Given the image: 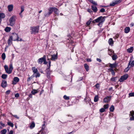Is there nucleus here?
Here are the masks:
<instances>
[{
  "label": "nucleus",
  "instance_id": "54",
  "mask_svg": "<svg viewBox=\"0 0 134 134\" xmlns=\"http://www.w3.org/2000/svg\"><path fill=\"white\" fill-rule=\"evenodd\" d=\"M47 62L46 61V57L44 59V61H43V64H47Z\"/></svg>",
  "mask_w": 134,
  "mask_h": 134
},
{
  "label": "nucleus",
  "instance_id": "7",
  "mask_svg": "<svg viewBox=\"0 0 134 134\" xmlns=\"http://www.w3.org/2000/svg\"><path fill=\"white\" fill-rule=\"evenodd\" d=\"M122 1V0H116L111 3L110 5L111 6H113L116 4H118L120 3Z\"/></svg>",
  "mask_w": 134,
  "mask_h": 134
},
{
  "label": "nucleus",
  "instance_id": "5",
  "mask_svg": "<svg viewBox=\"0 0 134 134\" xmlns=\"http://www.w3.org/2000/svg\"><path fill=\"white\" fill-rule=\"evenodd\" d=\"M39 26H35L33 27H31V29L32 30L31 33L32 34L33 33H38V31L39 30Z\"/></svg>",
  "mask_w": 134,
  "mask_h": 134
},
{
  "label": "nucleus",
  "instance_id": "13",
  "mask_svg": "<svg viewBox=\"0 0 134 134\" xmlns=\"http://www.w3.org/2000/svg\"><path fill=\"white\" fill-rule=\"evenodd\" d=\"M44 123L42 125V129L40 131V132L41 133V134H43V130H44L45 128V122H44Z\"/></svg>",
  "mask_w": 134,
  "mask_h": 134
},
{
  "label": "nucleus",
  "instance_id": "20",
  "mask_svg": "<svg viewBox=\"0 0 134 134\" xmlns=\"http://www.w3.org/2000/svg\"><path fill=\"white\" fill-rule=\"evenodd\" d=\"M4 68L6 72L9 74H10V73H9L10 72V71L9 69H8V66L5 65L4 66Z\"/></svg>",
  "mask_w": 134,
  "mask_h": 134
},
{
  "label": "nucleus",
  "instance_id": "45",
  "mask_svg": "<svg viewBox=\"0 0 134 134\" xmlns=\"http://www.w3.org/2000/svg\"><path fill=\"white\" fill-rule=\"evenodd\" d=\"M109 107L108 104H105L104 105V108L105 109H107Z\"/></svg>",
  "mask_w": 134,
  "mask_h": 134
},
{
  "label": "nucleus",
  "instance_id": "6",
  "mask_svg": "<svg viewBox=\"0 0 134 134\" xmlns=\"http://www.w3.org/2000/svg\"><path fill=\"white\" fill-rule=\"evenodd\" d=\"M10 37L12 38V39L14 41L17 40L18 41H20L21 40V39H20V40L19 39V37L18 35L16 33H13L12 35Z\"/></svg>",
  "mask_w": 134,
  "mask_h": 134
},
{
  "label": "nucleus",
  "instance_id": "56",
  "mask_svg": "<svg viewBox=\"0 0 134 134\" xmlns=\"http://www.w3.org/2000/svg\"><path fill=\"white\" fill-rule=\"evenodd\" d=\"M131 66H134V60L131 63Z\"/></svg>",
  "mask_w": 134,
  "mask_h": 134
},
{
  "label": "nucleus",
  "instance_id": "61",
  "mask_svg": "<svg viewBox=\"0 0 134 134\" xmlns=\"http://www.w3.org/2000/svg\"><path fill=\"white\" fill-rule=\"evenodd\" d=\"M22 13H21L20 12L19 13V15H20V17L21 18H22L23 16V15L22 14Z\"/></svg>",
  "mask_w": 134,
  "mask_h": 134
},
{
  "label": "nucleus",
  "instance_id": "15",
  "mask_svg": "<svg viewBox=\"0 0 134 134\" xmlns=\"http://www.w3.org/2000/svg\"><path fill=\"white\" fill-rule=\"evenodd\" d=\"M117 66V65L116 63H114L113 64H111L110 63L109 64V67L112 68H115Z\"/></svg>",
  "mask_w": 134,
  "mask_h": 134
},
{
  "label": "nucleus",
  "instance_id": "50",
  "mask_svg": "<svg viewBox=\"0 0 134 134\" xmlns=\"http://www.w3.org/2000/svg\"><path fill=\"white\" fill-rule=\"evenodd\" d=\"M105 11V9L103 8H102L100 10V12H104Z\"/></svg>",
  "mask_w": 134,
  "mask_h": 134
},
{
  "label": "nucleus",
  "instance_id": "33",
  "mask_svg": "<svg viewBox=\"0 0 134 134\" xmlns=\"http://www.w3.org/2000/svg\"><path fill=\"white\" fill-rule=\"evenodd\" d=\"M114 109V106L113 105H112L109 108L111 112H113Z\"/></svg>",
  "mask_w": 134,
  "mask_h": 134
},
{
  "label": "nucleus",
  "instance_id": "62",
  "mask_svg": "<svg viewBox=\"0 0 134 134\" xmlns=\"http://www.w3.org/2000/svg\"><path fill=\"white\" fill-rule=\"evenodd\" d=\"M108 70L109 71H110L111 72V71H113V68H109L108 69Z\"/></svg>",
  "mask_w": 134,
  "mask_h": 134
},
{
  "label": "nucleus",
  "instance_id": "32",
  "mask_svg": "<svg viewBox=\"0 0 134 134\" xmlns=\"http://www.w3.org/2000/svg\"><path fill=\"white\" fill-rule=\"evenodd\" d=\"M92 19L90 18L86 23V24L88 26L89 25L92 21Z\"/></svg>",
  "mask_w": 134,
  "mask_h": 134
},
{
  "label": "nucleus",
  "instance_id": "40",
  "mask_svg": "<svg viewBox=\"0 0 134 134\" xmlns=\"http://www.w3.org/2000/svg\"><path fill=\"white\" fill-rule=\"evenodd\" d=\"M117 77H113L111 78V80L113 81H115L117 80Z\"/></svg>",
  "mask_w": 134,
  "mask_h": 134
},
{
  "label": "nucleus",
  "instance_id": "31",
  "mask_svg": "<svg viewBox=\"0 0 134 134\" xmlns=\"http://www.w3.org/2000/svg\"><path fill=\"white\" fill-rule=\"evenodd\" d=\"M84 67L87 71L89 70V66L87 64H85L84 65Z\"/></svg>",
  "mask_w": 134,
  "mask_h": 134
},
{
  "label": "nucleus",
  "instance_id": "57",
  "mask_svg": "<svg viewBox=\"0 0 134 134\" xmlns=\"http://www.w3.org/2000/svg\"><path fill=\"white\" fill-rule=\"evenodd\" d=\"M10 91L9 90H8L6 92V94H9L10 92Z\"/></svg>",
  "mask_w": 134,
  "mask_h": 134
},
{
  "label": "nucleus",
  "instance_id": "1",
  "mask_svg": "<svg viewBox=\"0 0 134 134\" xmlns=\"http://www.w3.org/2000/svg\"><path fill=\"white\" fill-rule=\"evenodd\" d=\"M48 12H44V15L45 17H48L49 16L53 11L55 14L58 15H59V10L56 8L50 7L48 9Z\"/></svg>",
  "mask_w": 134,
  "mask_h": 134
},
{
  "label": "nucleus",
  "instance_id": "21",
  "mask_svg": "<svg viewBox=\"0 0 134 134\" xmlns=\"http://www.w3.org/2000/svg\"><path fill=\"white\" fill-rule=\"evenodd\" d=\"M130 30V28L129 27H126L124 29V32L126 33H127L129 32Z\"/></svg>",
  "mask_w": 134,
  "mask_h": 134
},
{
  "label": "nucleus",
  "instance_id": "30",
  "mask_svg": "<svg viewBox=\"0 0 134 134\" xmlns=\"http://www.w3.org/2000/svg\"><path fill=\"white\" fill-rule=\"evenodd\" d=\"M37 90H33L31 92L32 94L33 95H35V94L37 93Z\"/></svg>",
  "mask_w": 134,
  "mask_h": 134
},
{
  "label": "nucleus",
  "instance_id": "4",
  "mask_svg": "<svg viewBox=\"0 0 134 134\" xmlns=\"http://www.w3.org/2000/svg\"><path fill=\"white\" fill-rule=\"evenodd\" d=\"M15 16H13L9 19L10 25L11 26H14L15 23Z\"/></svg>",
  "mask_w": 134,
  "mask_h": 134
},
{
  "label": "nucleus",
  "instance_id": "36",
  "mask_svg": "<svg viewBox=\"0 0 134 134\" xmlns=\"http://www.w3.org/2000/svg\"><path fill=\"white\" fill-rule=\"evenodd\" d=\"M130 62H130L129 63L127 67L125 69V71H127L129 70L130 68L129 66L130 64Z\"/></svg>",
  "mask_w": 134,
  "mask_h": 134
},
{
  "label": "nucleus",
  "instance_id": "16",
  "mask_svg": "<svg viewBox=\"0 0 134 134\" xmlns=\"http://www.w3.org/2000/svg\"><path fill=\"white\" fill-rule=\"evenodd\" d=\"M7 85V83L6 81H2V83L1 86L3 88L5 87Z\"/></svg>",
  "mask_w": 134,
  "mask_h": 134
},
{
  "label": "nucleus",
  "instance_id": "43",
  "mask_svg": "<svg viewBox=\"0 0 134 134\" xmlns=\"http://www.w3.org/2000/svg\"><path fill=\"white\" fill-rule=\"evenodd\" d=\"M134 97V92L130 93L129 94V97Z\"/></svg>",
  "mask_w": 134,
  "mask_h": 134
},
{
  "label": "nucleus",
  "instance_id": "12",
  "mask_svg": "<svg viewBox=\"0 0 134 134\" xmlns=\"http://www.w3.org/2000/svg\"><path fill=\"white\" fill-rule=\"evenodd\" d=\"M19 80V78L17 77H15L14 78L12 84L13 85L16 84Z\"/></svg>",
  "mask_w": 134,
  "mask_h": 134
},
{
  "label": "nucleus",
  "instance_id": "55",
  "mask_svg": "<svg viewBox=\"0 0 134 134\" xmlns=\"http://www.w3.org/2000/svg\"><path fill=\"white\" fill-rule=\"evenodd\" d=\"M111 72L112 75H115V72L114 71V70L111 71Z\"/></svg>",
  "mask_w": 134,
  "mask_h": 134
},
{
  "label": "nucleus",
  "instance_id": "2",
  "mask_svg": "<svg viewBox=\"0 0 134 134\" xmlns=\"http://www.w3.org/2000/svg\"><path fill=\"white\" fill-rule=\"evenodd\" d=\"M105 21V18L104 17L100 16L97 19L94 20L92 21L93 23H103Z\"/></svg>",
  "mask_w": 134,
  "mask_h": 134
},
{
  "label": "nucleus",
  "instance_id": "38",
  "mask_svg": "<svg viewBox=\"0 0 134 134\" xmlns=\"http://www.w3.org/2000/svg\"><path fill=\"white\" fill-rule=\"evenodd\" d=\"M21 11L20 13H22L24 11L25 9V7L24 6L22 5L21 7Z\"/></svg>",
  "mask_w": 134,
  "mask_h": 134
},
{
  "label": "nucleus",
  "instance_id": "35",
  "mask_svg": "<svg viewBox=\"0 0 134 134\" xmlns=\"http://www.w3.org/2000/svg\"><path fill=\"white\" fill-rule=\"evenodd\" d=\"M1 57H2V59L3 60H4L5 59V58L6 56H5V54L4 53H3L2 54V55H1Z\"/></svg>",
  "mask_w": 134,
  "mask_h": 134
},
{
  "label": "nucleus",
  "instance_id": "52",
  "mask_svg": "<svg viewBox=\"0 0 134 134\" xmlns=\"http://www.w3.org/2000/svg\"><path fill=\"white\" fill-rule=\"evenodd\" d=\"M15 97L18 98L19 96V93H16L15 95Z\"/></svg>",
  "mask_w": 134,
  "mask_h": 134
},
{
  "label": "nucleus",
  "instance_id": "49",
  "mask_svg": "<svg viewBox=\"0 0 134 134\" xmlns=\"http://www.w3.org/2000/svg\"><path fill=\"white\" fill-rule=\"evenodd\" d=\"M37 74L35 75V77L36 78L39 77L40 76V74L39 73H37Z\"/></svg>",
  "mask_w": 134,
  "mask_h": 134
},
{
  "label": "nucleus",
  "instance_id": "10",
  "mask_svg": "<svg viewBox=\"0 0 134 134\" xmlns=\"http://www.w3.org/2000/svg\"><path fill=\"white\" fill-rule=\"evenodd\" d=\"M111 96H107L106 97L103 99V102L108 103L109 102L111 99Z\"/></svg>",
  "mask_w": 134,
  "mask_h": 134
},
{
  "label": "nucleus",
  "instance_id": "27",
  "mask_svg": "<svg viewBox=\"0 0 134 134\" xmlns=\"http://www.w3.org/2000/svg\"><path fill=\"white\" fill-rule=\"evenodd\" d=\"M108 42L110 45H112L113 43V39L111 38H110L109 39Z\"/></svg>",
  "mask_w": 134,
  "mask_h": 134
},
{
  "label": "nucleus",
  "instance_id": "18",
  "mask_svg": "<svg viewBox=\"0 0 134 134\" xmlns=\"http://www.w3.org/2000/svg\"><path fill=\"white\" fill-rule=\"evenodd\" d=\"M57 54H54L52 55V57L51 58V60H54L57 58Z\"/></svg>",
  "mask_w": 134,
  "mask_h": 134
},
{
  "label": "nucleus",
  "instance_id": "14",
  "mask_svg": "<svg viewBox=\"0 0 134 134\" xmlns=\"http://www.w3.org/2000/svg\"><path fill=\"white\" fill-rule=\"evenodd\" d=\"M13 5L10 4L8 6V8L9 12L12 11L13 9Z\"/></svg>",
  "mask_w": 134,
  "mask_h": 134
},
{
  "label": "nucleus",
  "instance_id": "39",
  "mask_svg": "<svg viewBox=\"0 0 134 134\" xmlns=\"http://www.w3.org/2000/svg\"><path fill=\"white\" fill-rule=\"evenodd\" d=\"M7 130L5 129H4L1 131V134H5Z\"/></svg>",
  "mask_w": 134,
  "mask_h": 134
},
{
  "label": "nucleus",
  "instance_id": "48",
  "mask_svg": "<svg viewBox=\"0 0 134 134\" xmlns=\"http://www.w3.org/2000/svg\"><path fill=\"white\" fill-rule=\"evenodd\" d=\"M95 86L96 88L98 89L99 87V83H97L96 85Z\"/></svg>",
  "mask_w": 134,
  "mask_h": 134
},
{
  "label": "nucleus",
  "instance_id": "51",
  "mask_svg": "<svg viewBox=\"0 0 134 134\" xmlns=\"http://www.w3.org/2000/svg\"><path fill=\"white\" fill-rule=\"evenodd\" d=\"M119 37V35L118 34H117L114 36V38L115 39L118 38Z\"/></svg>",
  "mask_w": 134,
  "mask_h": 134
},
{
  "label": "nucleus",
  "instance_id": "42",
  "mask_svg": "<svg viewBox=\"0 0 134 134\" xmlns=\"http://www.w3.org/2000/svg\"><path fill=\"white\" fill-rule=\"evenodd\" d=\"M65 100H68L69 99V97L67 96L66 95H65L63 96Z\"/></svg>",
  "mask_w": 134,
  "mask_h": 134
},
{
  "label": "nucleus",
  "instance_id": "3",
  "mask_svg": "<svg viewBox=\"0 0 134 134\" xmlns=\"http://www.w3.org/2000/svg\"><path fill=\"white\" fill-rule=\"evenodd\" d=\"M48 60H49L48 62L49 65L48 66V67L46 69V72L47 74V77L48 79H49L50 78V75L51 73V71L49 70V69L51 66V62L49 59H48Z\"/></svg>",
  "mask_w": 134,
  "mask_h": 134
},
{
  "label": "nucleus",
  "instance_id": "23",
  "mask_svg": "<svg viewBox=\"0 0 134 134\" xmlns=\"http://www.w3.org/2000/svg\"><path fill=\"white\" fill-rule=\"evenodd\" d=\"M92 8L94 12H96L97 11V7L94 5L92 6Z\"/></svg>",
  "mask_w": 134,
  "mask_h": 134
},
{
  "label": "nucleus",
  "instance_id": "26",
  "mask_svg": "<svg viewBox=\"0 0 134 134\" xmlns=\"http://www.w3.org/2000/svg\"><path fill=\"white\" fill-rule=\"evenodd\" d=\"M99 98L98 95H96L94 98V102H96L98 101Z\"/></svg>",
  "mask_w": 134,
  "mask_h": 134
},
{
  "label": "nucleus",
  "instance_id": "29",
  "mask_svg": "<svg viewBox=\"0 0 134 134\" xmlns=\"http://www.w3.org/2000/svg\"><path fill=\"white\" fill-rule=\"evenodd\" d=\"M11 28L8 27H6L4 29L5 31L7 32H9L11 30Z\"/></svg>",
  "mask_w": 134,
  "mask_h": 134
},
{
  "label": "nucleus",
  "instance_id": "41",
  "mask_svg": "<svg viewBox=\"0 0 134 134\" xmlns=\"http://www.w3.org/2000/svg\"><path fill=\"white\" fill-rule=\"evenodd\" d=\"M90 2L92 3L94 5H97V3L94 1H93V0H89Z\"/></svg>",
  "mask_w": 134,
  "mask_h": 134
},
{
  "label": "nucleus",
  "instance_id": "22",
  "mask_svg": "<svg viewBox=\"0 0 134 134\" xmlns=\"http://www.w3.org/2000/svg\"><path fill=\"white\" fill-rule=\"evenodd\" d=\"M33 72L34 73H36L38 71L37 69L35 67H33L32 68Z\"/></svg>",
  "mask_w": 134,
  "mask_h": 134
},
{
  "label": "nucleus",
  "instance_id": "64",
  "mask_svg": "<svg viewBox=\"0 0 134 134\" xmlns=\"http://www.w3.org/2000/svg\"><path fill=\"white\" fill-rule=\"evenodd\" d=\"M87 61L88 62H91V60L90 59H87Z\"/></svg>",
  "mask_w": 134,
  "mask_h": 134
},
{
  "label": "nucleus",
  "instance_id": "44",
  "mask_svg": "<svg viewBox=\"0 0 134 134\" xmlns=\"http://www.w3.org/2000/svg\"><path fill=\"white\" fill-rule=\"evenodd\" d=\"M8 124L10 126H11L12 127H13V124L10 122H8Z\"/></svg>",
  "mask_w": 134,
  "mask_h": 134
},
{
  "label": "nucleus",
  "instance_id": "60",
  "mask_svg": "<svg viewBox=\"0 0 134 134\" xmlns=\"http://www.w3.org/2000/svg\"><path fill=\"white\" fill-rule=\"evenodd\" d=\"M97 61H98L100 62H101V60L100 59H99L98 58H97Z\"/></svg>",
  "mask_w": 134,
  "mask_h": 134
},
{
  "label": "nucleus",
  "instance_id": "59",
  "mask_svg": "<svg viewBox=\"0 0 134 134\" xmlns=\"http://www.w3.org/2000/svg\"><path fill=\"white\" fill-rule=\"evenodd\" d=\"M87 11L88 12H90V13H92V12L90 9H88L87 10Z\"/></svg>",
  "mask_w": 134,
  "mask_h": 134
},
{
  "label": "nucleus",
  "instance_id": "9",
  "mask_svg": "<svg viewBox=\"0 0 134 134\" xmlns=\"http://www.w3.org/2000/svg\"><path fill=\"white\" fill-rule=\"evenodd\" d=\"M129 115L130 117V121L134 120V111H130Z\"/></svg>",
  "mask_w": 134,
  "mask_h": 134
},
{
  "label": "nucleus",
  "instance_id": "28",
  "mask_svg": "<svg viewBox=\"0 0 134 134\" xmlns=\"http://www.w3.org/2000/svg\"><path fill=\"white\" fill-rule=\"evenodd\" d=\"M112 59L113 60H115L118 58L116 55L114 54L112 56Z\"/></svg>",
  "mask_w": 134,
  "mask_h": 134
},
{
  "label": "nucleus",
  "instance_id": "8",
  "mask_svg": "<svg viewBox=\"0 0 134 134\" xmlns=\"http://www.w3.org/2000/svg\"><path fill=\"white\" fill-rule=\"evenodd\" d=\"M128 77L127 75H124L121 77L120 78L119 80V81L120 82H122L124 80H126Z\"/></svg>",
  "mask_w": 134,
  "mask_h": 134
},
{
  "label": "nucleus",
  "instance_id": "11",
  "mask_svg": "<svg viewBox=\"0 0 134 134\" xmlns=\"http://www.w3.org/2000/svg\"><path fill=\"white\" fill-rule=\"evenodd\" d=\"M46 57L45 55H44L41 58H39L37 60L38 63L41 64L44 61V59Z\"/></svg>",
  "mask_w": 134,
  "mask_h": 134
},
{
  "label": "nucleus",
  "instance_id": "34",
  "mask_svg": "<svg viewBox=\"0 0 134 134\" xmlns=\"http://www.w3.org/2000/svg\"><path fill=\"white\" fill-rule=\"evenodd\" d=\"M9 69L10 71V72L9 73H11L12 72V70L13 69V67L12 64L10 65Z\"/></svg>",
  "mask_w": 134,
  "mask_h": 134
},
{
  "label": "nucleus",
  "instance_id": "37",
  "mask_svg": "<svg viewBox=\"0 0 134 134\" xmlns=\"http://www.w3.org/2000/svg\"><path fill=\"white\" fill-rule=\"evenodd\" d=\"M7 75L5 74H3L1 76L2 78L4 79H5L7 78Z\"/></svg>",
  "mask_w": 134,
  "mask_h": 134
},
{
  "label": "nucleus",
  "instance_id": "46",
  "mask_svg": "<svg viewBox=\"0 0 134 134\" xmlns=\"http://www.w3.org/2000/svg\"><path fill=\"white\" fill-rule=\"evenodd\" d=\"M105 109L104 108H102L99 110V111L101 113H103L105 111Z\"/></svg>",
  "mask_w": 134,
  "mask_h": 134
},
{
  "label": "nucleus",
  "instance_id": "47",
  "mask_svg": "<svg viewBox=\"0 0 134 134\" xmlns=\"http://www.w3.org/2000/svg\"><path fill=\"white\" fill-rule=\"evenodd\" d=\"M10 114L12 115L15 118L17 119H19V117H18L17 115H13L12 113H10Z\"/></svg>",
  "mask_w": 134,
  "mask_h": 134
},
{
  "label": "nucleus",
  "instance_id": "25",
  "mask_svg": "<svg viewBox=\"0 0 134 134\" xmlns=\"http://www.w3.org/2000/svg\"><path fill=\"white\" fill-rule=\"evenodd\" d=\"M35 126V124L34 122H32L30 126V128L31 129H32L34 128Z\"/></svg>",
  "mask_w": 134,
  "mask_h": 134
},
{
  "label": "nucleus",
  "instance_id": "58",
  "mask_svg": "<svg viewBox=\"0 0 134 134\" xmlns=\"http://www.w3.org/2000/svg\"><path fill=\"white\" fill-rule=\"evenodd\" d=\"M13 131L12 130H11L9 133V134H13Z\"/></svg>",
  "mask_w": 134,
  "mask_h": 134
},
{
  "label": "nucleus",
  "instance_id": "17",
  "mask_svg": "<svg viewBox=\"0 0 134 134\" xmlns=\"http://www.w3.org/2000/svg\"><path fill=\"white\" fill-rule=\"evenodd\" d=\"M5 14L3 13H0V23L2 21V19L4 18L5 17Z\"/></svg>",
  "mask_w": 134,
  "mask_h": 134
},
{
  "label": "nucleus",
  "instance_id": "24",
  "mask_svg": "<svg viewBox=\"0 0 134 134\" xmlns=\"http://www.w3.org/2000/svg\"><path fill=\"white\" fill-rule=\"evenodd\" d=\"M133 47H131L130 48L127 49V51L129 53L132 52L133 51Z\"/></svg>",
  "mask_w": 134,
  "mask_h": 134
},
{
  "label": "nucleus",
  "instance_id": "63",
  "mask_svg": "<svg viewBox=\"0 0 134 134\" xmlns=\"http://www.w3.org/2000/svg\"><path fill=\"white\" fill-rule=\"evenodd\" d=\"M32 94H30L29 95V96L30 97V98H32Z\"/></svg>",
  "mask_w": 134,
  "mask_h": 134
},
{
  "label": "nucleus",
  "instance_id": "53",
  "mask_svg": "<svg viewBox=\"0 0 134 134\" xmlns=\"http://www.w3.org/2000/svg\"><path fill=\"white\" fill-rule=\"evenodd\" d=\"M0 125L4 127V126L5 125L4 124L2 123V122H0Z\"/></svg>",
  "mask_w": 134,
  "mask_h": 134
},
{
  "label": "nucleus",
  "instance_id": "19",
  "mask_svg": "<svg viewBox=\"0 0 134 134\" xmlns=\"http://www.w3.org/2000/svg\"><path fill=\"white\" fill-rule=\"evenodd\" d=\"M13 40L12 38L10 37L7 41V43L9 45H10L12 43V41Z\"/></svg>",
  "mask_w": 134,
  "mask_h": 134
}]
</instances>
